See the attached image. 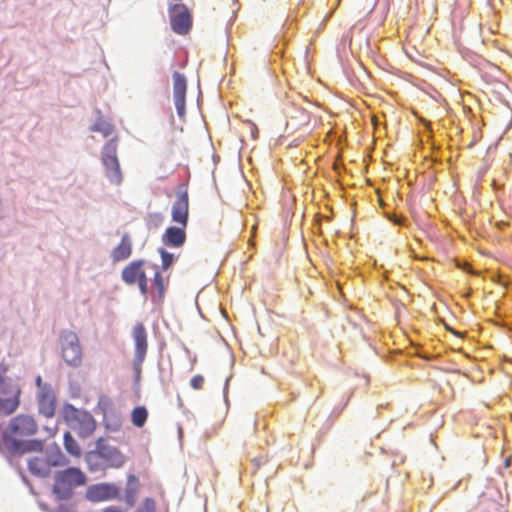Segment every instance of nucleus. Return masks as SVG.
I'll return each mask as SVG.
<instances>
[{
  "instance_id": "nucleus-28",
  "label": "nucleus",
  "mask_w": 512,
  "mask_h": 512,
  "mask_svg": "<svg viewBox=\"0 0 512 512\" xmlns=\"http://www.w3.org/2000/svg\"><path fill=\"white\" fill-rule=\"evenodd\" d=\"M511 463V460L508 458L505 460V467H509Z\"/></svg>"
},
{
  "instance_id": "nucleus-7",
  "label": "nucleus",
  "mask_w": 512,
  "mask_h": 512,
  "mask_svg": "<svg viewBox=\"0 0 512 512\" xmlns=\"http://www.w3.org/2000/svg\"><path fill=\"white\" fill-rule=\"evenodd\" d=\"M173 78V99L176 107L177 114L180 118L185 116L186 113V91L187 79L186 77L175 71L172 75Z\"/></svg>"
},
{
  "instance_id": "nucleus-8",
  "label": "nucleus",
  "mask_w": 512,
  "mask_h": 512,
  "mask_svg": "<svg viewBox=\"0 0 512 512\" xmlns=\"http://www.w3.org/2000/svg\"><path fill=\"white\" fill-rule=\"evenodd\" d=\"M38 411L46 418H52L56 411V396L51 386H44L37 393Z\"/></svg>"
},
{
  "instance_id": "nucleus-13",
  "label": "nucleus",
  "mask_w": 512,
  "mask_h": 512,
  "mask_svg": "<svg viewBox=\"0 0 512 512\" xmlns=\"http://www.w3.org/2000/svg\"><path fill=\"white\" fill-rule=\"evenodd\" d=\"M186 227L170 226L166 229L162 236V241L166 246L179 248L183 246L186 241Z\"/></svg>"
},
{
  "instance_id": "nucleus-6",
  "label": "nucleus",
  "mask_w": 512,
  "mask_h": 512,
  "mask_svg": "<svg viewBox=\"0 0 512 512\" xmlns=\"http://www.w3.org/2000/svg\"><path fill=\"white\" fill-rule=\"evenodd\" d=\"M172 30L178 34H186L191 27L192 19L188 9L181 4H174L170 9Z\"/></svg>"
},
{
  "instance_id": "nucleus-22",
  "label": "nucleus",
  "mask_w": 512,
  "mask_h": 512,
  "mask_svg": "<svg viewBox=\"0 0 512 512\" xmlns=\"http://www.w3.org/2000/svg\"><path fill=\"white\" fill-rule=\"evenodd\" d=\"M156 503L152 498H146L136 512H155Z\"/></svg>"
},
{
  "instance_id": "nucleus-17",
  "label": "nucleus",
  "mask_w": 512,
  "mask_h": 512,
  "mask_svg": "<svg viewBox=\"0 0 512 512\" xmlns=\"http://www.w3.org/2000/svg\"><path fill=\"white\" fill-rule=\"evenodd\" d=\"M91 130L101 133L104 137H109L114 133V126L106 120L99 119L91 127Z\"/></svg>"
},
{
  "instance_id": "nucleus-20",
  "label": "nucleus",
  "mask_w": 512,
  "mask_h": 512,
  "mask_svg": "<svg viewBox=\"0 0 512 512\" xmlns=\"http://www.w3.org/2000/svg\"><path fill=\"white\" fill-rule=\"evenodd\" d=\"M153 286L157 290L158 297L162 298L165 293V280L159 271L155 272Z\"/></svg>"
},
{
  "instance_id": "nucleus-26",
  "label": "nucleus",
  "mask_w": 512,
  "mask_h": 512,
  "mask_svg": "<svg viewBox=\"0 0 512 512\" xmlns=\"http://www.w3.org/2000/svg\"><path fill=\"white\" fill-rule=\"evenodd\" d=\"M103 512H123L121 509L115 506H109L103 510Z\"/></svg>"
},
{
  "instance_id": "nucleus-9",
  "label": "nucleus",
  "mask_w": 512,
  "mask_h": 512,
  "mask_svg": "<svg viewBox=\"0 0 512 512\" xmlns=\"http://www.w3.org/2000/svg\"><path fill=\"white\" fill-rule=\"evenodd\" d=\"M172 220L187 227L189 216V197L186 190L180 191L172 206Z\"/></svg>"
},
{
  "instance_id": "nucleus-27",
  "label": "nucleus",
  "mask_w": 512,
  "mask_h": 512,
  "mask_svg": "<svg viewBox=\"0 0 512 512\" xmlns=\"http://www.w3.org/2000/svg\"><path fill=\"white\" fill-rule=\"evenodd\" d=\"M37 462H38V460H37V459H35V460H33V461H31V462L29 463V468H30V470H31L32 472H34V471H35V465L37 464Z\"/></svg>"
},
{
  "instance_id": "nucleus-16",
  "label": "nucleus",
  "mask_w": 512,
  "mask_h": 512,
  "mask_svg": "<svg viewBox=\"0 0 512 512\" xmlns=\"http://www.w3.org/2000/svg\"><path fill=\"white\" fill-rule=\"evenodd\" d=\"M148 418V411L144 406L135 407L131 412V422L134 426L141 428Z\"/></svg>"
},
{
  "instance_id": "nucleus-24",
  "label": "nucleus",
  "mask_w": 512,
  "mask_h": 512,
  "mask_svg": "<svg viewBox=\"0 0 512 512\" xmlns=\"http://www.w3.org/2000/svg\"><path fill=\"white\" fill-rule=\"evenodd\" d=\"M138 284V287L140 289V292L143 294V295H146L148 293V281H147V277L144 276L140 281L137 282Z\"/></svg>"
},
{
  "instance_id": "nucleus-11",
  "label": "nucleus",
  "mask_w": 512,
  "mask_h": 512,
  "mask_svg": "<svg viewBox=\"0 0 512 512\" xmlns=\"http://www.w3.org/2000/svg\"><path fill=\"white\" fill-rule=\"evenodd\" d=\"M74 420L76 422L75 429L78 430L81 437L90 436L96 428V422L88 412L76 411Z\"/></svg>"
},
{
  "instance_id": "nucleus-3",
  "label": "nucleus",
  "mask_w": 512,
  "mask_h": 512,
  "mask_svg": "<svg viewBox=\"0 0 512 512\" xmlns=\"http://www.w3.org/2000/svg\"><path fill=\"white\" fill-rule=\"evenodd\" d=\"M62 357L70 366H79L82 362V350L77 334L64 331L61 334Z\"/></svg>"
},
{
  "instance_id": "nucleus-21",
  "label": "nucleus",
  "mask_w": 512,
  "mask_h": 512,
  "mask_svg": "<svg viewBox=\"0 0 512 512\" xmlns=\"http://www.w3.org/2000/svg\"><path fill=\"white\" fill-rule=\"evenodd\" d=\"M159 252H160L161 260H162V268L164 270L169 269L174 262L173 254L165 251L164 249H160Z\"/></svg>"
},
{
  "instance_id": "nucleus-2",
  "label": "nucleus",
  "mask_w": 512,
  "mask_h": 512,
  "mask_svg": "<svg viewBox=\"0 0 512 512\" xmlns=\"http://www.w3.org/2000/svg\"><path fill=\"white\" fill-rule=\"evenodd\" d=\"M118 138L114 137L107 141L101 151V162L105 167L106 177L114 184L119 185L122 181V172L117 156Z\"/></svg>"
},
{
  "instance_id": "nucleus-14",
  "label": "nucleus",
  "mask_w": 512,
  "mask_h": 512,
  "mask_svg": "<svg viewBox=\"0 0 512 512\" xmlns=\"http://www.w3.org/2000/svg\"><path fill=\"white\" fill-rule=\"evenodd\" d=\"M20 388H14L8 392V397H0V416L14 413L20 405Z\"/></svg>"
},
{
  "instance_id": "nucleus-5",
  "label": "nucleus",
  "mask_w": 512,
  "mask_h": 512,
  "mask_svg": "<svg viewBox=\"0 0 512 512\" xmlns=\"http://www.w3.org/2000/svg\"><path fill=\"white\" fill-rule=\"evenodd\" d=\"M132 338L135 345L134 365L140 367L146 358L148 350V335L143 323H137L133 327Z\"/></svg>"
},
{
  "instance_id": "nucleus-18",
  "label": "nucleus",
  "mask_w": 512,
  "mask_h": 512,
  "mask_svg": "<svg viewBox=\"0 0 512 512\" xmlns=\"http://www.w3.org/2000/svg\"><path fill=\"white\" fill-rule=\"evenodd\" d=\"M64 445L66 450L73 456H80L81 449L77 441L72 437L69 432L64 434Z\"/></svg>"
},
{
  "instance_id": "nucleus-25",
  "label": "nucleus",
  "mask_w": 512,
  "mask_h": 512,
  "mask_svg": "<svg viewBox=\"0 0 512 512\" xmlns=\"http://www.w3.org/2000/svg\"><path fill=\"white\" fill-rule=\"evenodd\" d=\"M36 385L38 386V391H41L44 386H51L50 384L42 383L41 376L36 377Z\"/></svg>"
},
{
  "instance_id": "nucleus-15",
  "label": "nucleus",
  "mask_w": 512,
  "mask_h": 512,
  "mask_svg": "<svg viewBox=\"0 0 512 512\" xmlns=\"http://www.w3.org/2000/svg\"><path fill=\"white\" fill-rule=\"evenodd\" d=\"M310 121L309 113L302 108H294L287 120V127L292 131L299 130L306 126Z\"/></svg>"
},
{
  "instance_id": "nucleus-10",
  "label": "nucleus",
  "mask_w": 512,
  "mask_h": 512,
  "mask_svg": "<svg viewBox=\"0 0 512 512\" xmlns=\"http://www.w3.org/2000/svg\"><path fill=\"white\" fill-rule=\"evenodd\" d=\"M144 263V260H135L125 266L121 273L123 282L128 285H134L146 276L145 271L143 270Z\"/></svg>"
},
{
  "instance_id": "nucleus-19",
  "label": "nucleus",
  "mask_w": 512,
  "mask_h": 512,
  "mask_svg": "<svg viewBox=\"0 0 512 512\" xmlns=\"http://www.w3.org/2000/svg\"><path fill=\"white\" fill-rule=\"evenodd\" d=\"M14 388H20V386L4 373H0V394L8 395V392L13 391Z\"/></svg>"
},
{
  "instance_id": "nucleus-12",
  "label": "nucleus",
  "mask_w": 512,
  "mask_h": 512,
  "mask_svg": "<svg viewBox=\"0 0 512 512\" xmlns=\"http://www.w3.org/2000/svg\"><path fill=\"white\" fill-rule=\"evenodd\" d=\"M133 242L128 233H124L120 243L111 251L110 257L114 263L128 259L132 254Z\"/></svg>"
},
{
  "instance_id": "nucleus-1",
  "label": "nucleus",
  "mask_w": 512,
  "mask_h": 512,
  "mask_svg": "<svg viewBox=\"0 0 512 512\" xmlns=\"http://www.w3.org/2000/svg\"><path fill=\"white\" fill-rule=\"evenodd\" d=\"M86 475L78 468L71 467L55 474L53 492L59 499H69L76 487L86 484Z\"/></svg>"
},
{
  "instance_id": "nucleus-4",
  "label": "nucleus",
  "mask_w": 512,
  "mask_h": 512,
  "mask_svg": "<svg viewBox=\"0 0 512 512\" xmlns=\"http://www.w3.org/2000/svg\"><path fill=\"white\" fill-rule=\"evenodd\" d=\"M85 496L93 503L108 501L119 497V489L111 483L94 484L87 488Z\"/></svg>"
},
{
  "instance_id": "nucleus-23",
  "label": "nucleus",
  "mask_w": 512,
  "mask_h": 512,
  "mask_svg": "<svg viewBox=\"0 0 512 512\" xmlns=\"http://www.w3.org/2000/svg\"><path fill=\"white\" fill-rule=\"evenodd\" d=\"M204 383H205V379L202 375L198 374V375H194L191 380H190V386L194 389V390H200L203 388L204 386Z\"/></svg>"
}]
</instances>
